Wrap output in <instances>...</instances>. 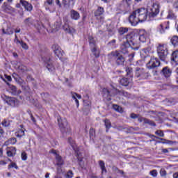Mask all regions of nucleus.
<instances>
[{
    "label": "nucleus",
    "mask_w": 178,
    "mask_h": 178,
    "mask_svg": "<svg viewBox=\"0 0 178 178\" xmlns=\"http://www.w3.org/2000/svg\"><path fill=\"white\" fill-rule=\"evenodd\" d=\"M6 79L7 80V81H12V76H9V75H5Z\"/></svg>",
    "instance_id": "obj_63"
},
{
    "label": "nucleus",
    "mask_w": 178,
    "mask_h": 178,
    "mask_svg": "<svg viewBox=\"0 0 178 178\" xmlns=\"http://www.w3.org/2000/svg\"><path fill=\"white\" fill-rule=\"evenodd\" d=\"M90 137H94L95 136V131L94 129L91 128L89 131Z\"/></svg>",
    "instance_id": "obj_51"
},
{
    "label": "nucleus",
    "mask_w": 178,
    "mask_h": 178,
    "mask_svg": "<svg viewBox=\"0 0 178 178\" xmlns=\"http://www.w3.org/2000/svg\"><path fill=\"white\" fill-rule=\"evenodd\" d=\"M99 165L102 169V173H106V168H105V163L103 161H99Z\"/></svg>",
    "instance_id": "obj_35"
},
{
    "label": "nucleus",
    "mask_w": 178,
    "mask_h": 178,
    "mask_svg": "<svg viewBox=\"0 0 178 178\" xmlns=\"http://www.w3.org/2000/svg\"><path fill=\"white\" fill-rule=\"evenodd\" d=\"M3 33V34H7L8 35H10L11 34H13V30L11 29L10 27H7L6 29H2Z\"/></svg>",
    "instance_id": "obj_29"
},
{
    "label": "nucleus",
    "mask_w": 178,
    "mask_h": 178,
    "mask_svg": "<svg viewBox=\"0 0 178 178\" xmlns=\"http://www.w3.org/2000/svg\"><path fill=\"white\" fill-rule=\"evenodd\" d=\"M138 116H139L138 115H137L134 113H131L130 118L131 119H138Z\"/></svg>",
    "instance_id": "obj_53"
},
{
    "label": "nucleus",
    "mask_w": 178,
    "mask_h": 178,
    "mask_svg": "<svg viewBox=\"0 0 178 178\" xmlns=\"http://www.w3.org/2000/svg\"><path fill=\"white\" fill-rule=\"evenodd\" d=\"M151 47H147L145 49H143V52H144V54H146V55H148V54H149L151 52Z\"/></svg>",
    "instance_id": "obj_47"
},
{
    "label": "nucleus",
    "mask_w": 178,
    "mask_h": 178,
    "mask_svg": "<svg viewBox=\"0 0 178 178\" xmlns=\"http://www.w3.org/2000/svg\"><path fill=\"white\" fill-rule=\"evenodd\" d=\"M160 72L162 76H164L166 79L170 76H172V70L169 67H164L162 70L159 71L158 70L153 72V75L156 76Z\"/></svg>",
    "instance_id": "obj_8"
},
{
    "label": "nucleus",
    "mask_w": 178,
    "mask_h": 178,
    "mask_svg": "<svg viewBox=\"0 0 178 178\" xmlns=\"http://www.w3.org/2000/svg\"><path fill=\"white\" fill-rule=\"evenodd\" d=\"M17 141V140L16 139V138H11L4 143V145L8 146V145H10V144L11 145L16 144Z\"/></svg>",
    "instance_id": "obj_22"
},
{
    "label": "nucleus",
    "mask_w": 178,
    "mask_h": 178,
    "mask_svg": "<svg viewBox=\"0 0 178 178\" xmlns=\"http://www.w3.org/2000/svg\"><path fill=\"white\" fill-rule=\"evenodd\" d=\"M19 3L24 6L26 10H28V12H31V10H33V6L31 3L26 1V0H20Z\"/></svg>",
    "instance_id": "obj_16"
},
{
    "label": "nucleus",
    "mask_w": 178,
    "mask_h": 178,
    "mask_svg": "<svg viewBox=\"0 0 178 178\" xmlns=\"http://www.w3.org/2000/svg\"><path fill=\"white\" fill-rule=\"evenodd\" d=\"M145 124H149V126H156V124H155V122H154V121L151 120H148L147 118H145Z\"/></svg>",
    "instance_id": "obj_40"
},
{
    "label": "nucleus",
    "mask_w": 178,
    "mask_h": 178,
    "mask_svg": "<svg viewBox=\"0 0 178 178\" xmlns=\"http://www.w3.org/2000/svg\"><path fill=\"white\" fill-rule=\"evenodd\" d=\"M127 31H129V29L127 28L121 27L118 29V33L119 34H120V35H123V34H126Z\"/></svg>",
    "instance_id": "obj_36"
},
{
    "label": "nucleus",
    "mask_w": 178,
    "mask_h": 178,
    "mask_svg": "<svg viewBox=\"0 0 178 178\" xmlns=\"http://www.w3.org/2000/svg\"><path fill=\"white\" fill-rule=\"evenodd\" d=\"M157 54L161 60H166V58H168V47L165 44H159L157 47Z\"/></svg>",
    "instance_id": "obj_5"
},
{
    "label": "nucleus",
    "mask_w": 178,
    "mask_h": 178,
    "mask_svg": "<svg viewBox=\"0 0 178 178\" xmlns=\"http://www.w3.org/2000/svg\"><path fill=\"white\" fill-rule=\"evenodd\" d=\"M173 8L175 9H177V10H178V0L174 2Z\"/></svg>",
    "instance_id": "obj_57"
},
{
    "label": "nucleus",
    "mask_w": 178,
    "mask_h": 178,
    "mask_svg": "<svg viewBox=\"0 0 178 178\" xmlns=\"http://www.w3.org/2000/svg\"><path fill=\"white\" fill-rule=\"evenodd\" d=\"M135 76L138 79H148L149 74L145 70H144V68L136 67L135 70Z\"/></svg>",
    "instance_id": "obj_7"
},
{
    "label": "nucleus",
    "mask_w": 178,
    "mask_h": 178,
    "mask_svg": "<svg viewBox=\"0 0 178 178\" xmlns=\"http://www.w3.org/2000/svg\"><path fill=\"white\" fill-rule=\"evenodd\" d=\"M19 44L24 49H29V46L27 45V44L26 42L21 41V42Z\"/></svg>",
    "instance_id": "obj_45"
},
{
    "label": "nucleus",
    "mask_w": 178,
    "mask_h": 178,
    "mask_svg": "<svg viewBox=\"0 0 178 178\" xmlns=\"http://www.w3.org/2000/svg\"><path fill=\"white\" fill-rule=\"evenodd\" d=\"M117 173H118V175H120L122 177H126V173H124V170H120Z\"/></svg>",
    "instance_id": "obj_52"
},
{
    "label": "nucleus",
    "mask_w": 178,
    "mask_h": 178,
    "mask_svg": "<svg viewBox=\"0 0 178 178\" xmlns=\"http://www.w3.org/2000/svg\"><path fill=\"white\" fill-rule=\"evenodd\" d=\"M57 120L61 133H63V134H70L71 129L70 126L67 124V120L59 116L57 118Z\"/></svg>",
    "instance_id": "obj_4"
},
{
    "label": "nucleus",
    "mask_w": 178,
    "mask_h": 178,
    "mask_svg": "<svg viewBox=\"0 0 178 178\" xmlns=\"http://www.w3.org/2000/svg\"><path fill=\"white\" fill-rule=\"evenodd\" d=\"M10 168H15V169H19V167L17 165H16V163L12 162L10 165H8V169H10Z\"/></svg>",
    "instance_id": "obj_46"
},
{
    "label": "nucleus",
    "mask_w": 178,
    "mask_h": 178,
    "mask_svg": "<svg viewBox=\"0 0 178 178\" xmlns=\"http://www.w3.org/2000/svg\"><path fill=\"white\" fill-rule=\"evenodd\" d=\"M8 156H14L16 155V147H11L10 150L7 151Z\"/></svg>",
    "instance_id": "obj_27"
},
{
    "label": "nucleus",
    "mask_w": 178,
    "mask_h": 178,
    "mask_svg": "<svg viewBox=\"0 0 178 178\" xmlns=\"http://www.w3.org/2000/svg\"><path fill=\"white\" fill-rule=\"evenodd\" d=\"M14 42L17 44H19L22 42V41L19 40V38H17V35H15V38L14 39Z\"/></svg>",
    "instance_id": "obj_55"
},
{
    "label": "nucleus",
    "mask_w": 178,
    "mask_h": 178,
    "mask_svg": "<svg viewBox=\"0 0 178 178\" xmlns=\"http://www.w3.org/2000/svg\"><path fill=\"white\" fill-rule=\"evenodd\" d=\"M33 23V21L31 19V17H28L25 19L24 21V24H25V26H31Z\"/></svg>",
    "instance_id": "obj_33"
},
{
    "label": "nucleus",
    "mask_w": 178,
    "mask_h": 178,
    "mask_svg": "<svg viewBox=\"0 0 178 178\" xmlns=\"http://www.w3.org/2000/svg\"><path fill=\"white\" fill-rule=\"evenodd\" d=\"M110 58L111 59H113L118 66H123L124 65V63L126 62V58L124 56H123L122 54H120V52L118 51H112L110 55Z\"/></svg>",
    "instance_id": "obj_3"
},
{
    "label": "nucleus",
    "mask_w": 178,
    "mask_h": 178,
    "mask_svg": "<svg viewBox=\"0 0 178 178\" xmlns=\"http://www.w3.org/2000/svg\"><path fill=\"white\" fill-rule=\"evenodd\" d=\"M104 8L102 7H98L97 10L95 12V16L97 17V19H103L102 17V15H104Z\"/></svg>",
    "instance_id": "obj_18"
},
{
    "label": "nucleus",
    "mask_w": 178,
    "mask_h": 178,
    "mask_svg": "<svg viewBox=\"0 0 178 178\" xmlns=\"http://www.w3.org/2000/svg\"><path fill=\"white\" fill-rule=\"evenodd\" d=\"M146 118H143V117H138V122H140V123H142V122H145V120Z\"/></svg>",
    "instance_id": "obj_59"
},
{
    "label": "nucleus",
    "mask_w": 178,
    "mask_h": 178,
    "mask_svg": "<svg viewBox=\"0 0 178 178\" xmlns=\"http://www.w3.org/2000/svg\"><path fill=\"white\" fill-rule=\"evenodd\" d=\"M120 84H121V86H124V87H127V86L130 84V81H129V79L123 77L120 80Z\"/></svg>",
    "instance_id": "obj_21"
},
{
    "label": "nucleus",
    "mask_w": 178,
    "mask_h": 178,
    "mask_svg": "<svg viewBox=\"0 0 178 178\" xmlns=\"http://www.w3.org/2000/svg\"><path fill=\"white\" fill-rule=\"evenodd\" d=\"M88 41H89V44L91 47V48H94L95 47V40L94 39V38L92 36H89L88 37Z\"/></svg>",
    "instance_id": "obj_30"
},
{
    "label": "nucleus",
    "mask_w": 178,
    "mask_h": 178,
    "mask_svg": "<svg viewBox=\"0 0 178 178\" xmlns=\"http://www.w3.org/2000/svg\"><path fill=\"white\" fill-rule=\"evenodd\" d=\"M64 22L65 24L63 26V30L65 31V32L68 34H74V33H76V29L67 24V18H64Z\"/></svg>",
    "instance_id": "obj_14"
},
{
    "label": "nucleus",
    "mask_w": 178,
    "mask_h": 178,
    "mask_svg": "<svg viewBox=\"0 0 178 178\" xmlns=\"http://www.w3.org/2000/svg\"><path fill=\"white\" fill-rule=\"evenodd\" d=\"M92 52L95 56V58H99V51L97 49V47H92Z\"/></svg>",
    "instance_id": "obj_37"
},
{
    "label": "nucleus",
    "mask_w": 178,
    "mask_h": 178,
    "mask_svg": "<svg viewBox=\"0 0 178 178\" xmlns=\"http://www.w3.org/2000/svg\"><path fill=\"white\" fill-rule=\"evenodd\" d=\"M160 173L161 176H166V170H161Z\"/></svg>",
    "instance_id": "obj_60"
},
{
    "label": "nucleus",
    "mask_w": 178,
    "mask_h": 178,
    "mask_svg": "<svg viewBox=\"0 0 178 178\" xmlns=\"http://www.w3.org/2000/svg\"><path fill=\"white\" fill-rule=\"evenodd\" d=\"M177 16L175 13H173V11L172 10H170L168 11V15L167 16V19H172L173 20H176Z\"/></svg>",
    "instance_id": "obj_28"
},
{
    "label": "nucleus",
    "mask_w": 178,
    "mask_h": 178,
    "mask_svg": "<svg viewBox=\"0 0 178 178\" xmlns=\"http://www.w3.org/2000/svg\"><path fill=\"white\" fill-rule=\"evenodd\" d=\"M62 26V20L58 19L54 24V29L58 31Z\"/></svg>",
    "instance_id": "obj_31"
},
{
    "label": "nucleus",
    "mask_w": 178,
    "mask_h": 178,
    "mask_svg": "<svg viewBox=\"0 0 178 178\" xmlns=\"http://www.w3.org/2000/svg\"><path fill=\"white\" fill-rule=\"evenodd\" d=\"M131 6V0H122L120 5V9L122 10V12H129Z\"/></svg>",
    "instance_id": "obj_11"
},
{
    "label": "nucleus",
    "mask_w": 178,
    "mask_h": 178,
    "mask_svg": "<svg viewBox=\"0 0 178 178\" xmlns=\"http://www.w3.org/2000/svg\"><path fill=\"white\" fill-rule=\"evenodd\" d=\"M126 72L127 76H129V77H133V68L127 67L126 68Z\"/></svg>",
    "instance_id": "obj_38"
},
{
    "label": "nucleus",
    "mask_w": 178,
    "mask_h": 178,
    "mask_svg": "<svg viewBox=\"0 0 178 178\" xmlns=\"http://www.w3.org/2000/svg\"><path fill=\"white\" fill-rule=\"evenodd\" d=\"M78 161H79V165L81 169H84L85 163L84 161H83V159L78 157Z\"/></svg>",
    "instance_id": "obj_41"
},
{
    "label": "nucleus",
    "mask_w": 178,
    "mask_h": 178,
    "mask_svg": "<svg viewBox=\"0 0 178 178\" xmlns=\"http://www.w3.org/2000/svg\"><path fill=\"white\" fill-rule=\"evenodd\" d=\"M56 161L57 162L56 163H57L58 166H62V165H63V163H64L63 159H62V156H60L59 154H56Z\"/></svg>",
    "instance_id": "obj_23"
},
{
    "label": "nucleus",
    "mask_w": 178,
    "mask_h": 178,
    "mask_svg": "<svg viewBox=\"0 0 178 178\" xmlns=\"http://www.w3.org/2000/svg\"><path fill=\"white\" fill-rule=\"evenodd\" d=\"M52 49L56 55V57L59 58V59H62V56L65 55V51L62 50V48H60V46L58 44H53L52 45Z\"/></svg>",
    "instance_id": "obj_10"
},
{
    "label": "nucleus",
    "mask_w": 178,
    "mask_h": 178,
    "mask_svg": "<svg viewBox=\"0 0 178 178\" xmlns=\"http://www.w3.org/2000/svg\"><path fill=\"white\" fill-rule=\"evenodd\" d=\"M161 64L159 59L156 57H151L150 60L146 64V67L147 69H158V67H161Z\"/></svg>",
    "instance_id": "obj_6"
},
{
    "label": "nucleus",
    "mask_w": 178,
    "mask_h": 178,
    "mask_svg": "<svg viewBox=\"0 0 178 178\" xmlns=\"http://www.w3.org/2000/svg\"><path fill=\"white\" fill-rule=\"evenodd\" d=\"M18 83L19 84V86H21L23 88V85L24 84V81H23L22 79H18Z\"/></svg>",
    "instance_id": "obj_58"
},
{
    "label": "nucleus",
    "mask_w": 178,
    "mask_h": 178,
    "mask_svg": "<svg viewBox=\"0 0 178 178\" xmlns=\"http://www.w3.org/2000/svg\"><path fill=\"white\" fill-rule=\"evenodd\" d=\"M169 29L168 25L166 24V22L161 24L158 28H157V31L160 34H165V30H168Z\"/></svg>",
    "instance_id": "obj_17"
},
{
    "label": "nucleus",
    "mask_w": 178,
    "mask_h": 178,
    "mask_svg": "<svg viewBox=\"0 0 178 178\" xmlns=\"http://www.w3.org/2000/svg\"><path fill=\"white\" fill-rule=\"evenodd\" d=\"M171 43L172 45H174V47H178V36H173L171 38Z\"/></svg>",
    "instance_id": "obj_32"
},
{
    "label": "nucleus",
    "mask_w": 178,
    "mask_h": 178,
    "mask_svg": "<svg viewBox=\"0 0 178 178\" xmlns=\"http://www.w3.org/2000/svg\"><path fill=\"white\" fill-rule=\"evenodd\" d=\"M5 102L11 106L12 108H16L19 106V101L16 97H12L9 96H6Z\"/></svg>",
    "instance_id": "obj_9"
},
{
    "label": "nucleus",
    "mask_w": 178,
    "mask_h": 178,
    "mask_svg": "<svg viewBox=\"0 0 178 178\" xmlns=\"http://www.w3.org/2000/svg\"><path fill=\"white\" fill-rule=\"evenodd\" d=\"M20 127L22 129L18 130L17 132H15V137H17L18 138H22L24 136V128H23V124L20 125Z\"/></svg>",
    "instance_id": "obj_20"
},
{
    "label": "nucleus",
    "mask_w": 178,
    "mask_h": 178,
    "mask_svg": "<svg viewBox=\"0 0 178 178\" xmlns=\"http://www.w3.org/2000/svg\"><path fill=\"white\" fill-rule=\"evenodd\" d=\"M72 98L74 99L75 103L76 104L77 108H79V100L77 99V98L79 99H81V95H79L77 93H74L72 95Z\"/></svg>",
    "instance_id": "obj_25"
},
{
    "label": "nucleus",
    "mask_w": 178,
    "mask_h": 178,
    "mask_svg": "<svg viewBox=\"0 0 178 178\" xmlns=\"http://www.w3.org/2000/svg\"><path fill=\"white\" fill-rule=\"evenodd\" d=\"M155 134L159 136V137H164L165 134H163V131L158 130L155 132Z\"/></svg>",
    "instance_id": "obj_44"
},
{
    "label": "nucleus",
    "mask_w": 178,
    "mask_h": 178,
    "mask_svg": "<svg viewBox=\"0 0 178 178\" xmlns=\"http://www.w3.org/2000/svg\"><path fill=\"white\" fill-rule=\"evenodd\" d=\"M112 169H113V172H115V173H118V172L120 170L119 168H118V167H116V166H113Z\"/></svg>",
    "instance_id": "obj_61"
},
{
    "label": "nucleus",
    "mask_w": 178,
    "mask_h": 178,
    "mask_svg": "<svg viewBox=\"0 0 178 178\" xmlns=\"http://www.w3.org/2000/svg\"><path fill=\"white\" fill-rule=\"evenodd\" d=\"M129 22L131 26H137L140 23V19L137 15L136 11H134L129 17Z\"/></svg>",
    "instance_id": "obj_12"
},
{
    "label": "nucleus",
    "mask_w": 178,
    "mask_h": 178,
    "mask_svg": "<svg viewBox=\"0 0 178 178\" xmlns=\"http://www.w3.org/2000/svg\"><path fill=\"white\" fill-rule=\"evenodd\" d=\"M2 8L4 10H6V9H8V3H3V4L2 5Z\"/></svg>",
    "instance_id": "obj_62"
},
{
    "label": "nucleus",
    "mask_w": 178,
    "mask_h": 178,
    "mask_svg": "<svg viewBox=\"0 0 178 178\" xmlns=\"http://www.w3.org/2000/svg\"><path fill=\"white\" fill-rule=\"evenodd\" d=\"M18 70L23 72L26 70V67H24V65H19L18 66Z\"/></svg>",
    "instance_id": "obj_54"
},
{
    "label": "nucleus",
    "mask_w": 178,
    "mask_h": 178,
    "mask_svg": "<svg viewBox=\"0 0 178 178\" xmlns=\"http://www.w3.org/2000/svg\"><path fill=\"white\" fill-rule=\"evenodd\" d=\"M22 161H27V154L25 152L22 153Z\"/></svg>",
    "instance_id": "obj_49"
},
{
    "label": "nucleus",
    "mask_w": 178,
    "mask_h": 178,
    "mask_svg": "<svg viewBox=\"0 0 178 178\" xmlns=\"http://www.w3.org/2000/svg\"><path fill=\"white\" fill-rule=\"evenodd\" d=\"M135 37L137 38L136 40V42L138 44V49L140 48V43H138V40L140 41V42H146L147 41V32L145 31H142V33H140L139 36L134 34Z\"/></svg>",
    "instance_id": "obj_13"
},
{
    "label": "nucleus",
    "mask_w": 178,
    "mask_h": 178,
    "mask_svg": "<svg viewBox=\"0 0 178 178\" xmlns=\"http://www.w3.org/2000/svg\"><path fill=\"white\" fill-rule=\"evenodd\" d=\"M105 126H106V131L108 133L109 131V129L112 127V124L111 123V121L108 119H106L104 120Z\"/></svg>",
    "instance_id": "obj_26"
},
{
    "label": "nucleus",
    "mask_w": 178,
    "mask_h": 178,
    "mask_svg": "<svg viewBox=\"0 0 178 178\" xmlns=\"http://www.w3.org/2000/svg\"><path fill=\"white\" fill-rule=\"evenodd\" d=\"M103 92H105V95L107 96V97H109V95H110V92L108 91V89H106V88H104V89H103Z\"/></svg>",
    "instance_id": "obj_56"
},
{
    "label": "nucleus",
    "mask_w": 178,
    "mask_h": 178,
    "mask_svg": "<svg viewBox=\"0 0 178 178\" xmlns=\"http://www.w3.org/2000/svg\"><path fill=\"white\" fill-rule=\"evenodd\" d=\"M44 3H47L48 5H52L54 3V0H46Z\"/></svg>",
    "instance_id": "obj_64"
},
{
    "label": "nucleus",
    "mask_w": 178,
    "mask_h": 178,
    "mask_svg": "<svg viewBox=\"0 0 178 178\" xmlns=\"http://www.w3.org/2000/svg\"><path fill=\"white\" fill-rule=\"evenodd\" d=\"M135 13L140 22H145L147 17H155L159 13V4L154 3L149 10L141 8L135 10Z\"/></svg>",
    "instance_id": "obj_1"
},
{
    "label": "nucleus",
    "mask_w": 178,
    "mask_h": 178,
    "mask_svg": "<svg viewBox=\"0 0 178 178\" xmlns=\"http://www.w3.org/2000/svg\"><path fill=\"white\" fill-rule=\"evenodd\" d=\"M137 38L134 33H129L126 35V42H123L120 47L121 52L124 55H126L129 52L128 48H132L134 51L138 49V44L136 42Z\"/></svg>",
    "instance_id": "obj_2"
},
{
    "label": "nucleus",
    "mask_w": 178,
    "mask_h": 178,
    "mask_svg": "<svg viewBox=\"0 0 178 178\" xmlns=\"http://www.w3.org/2000/svg\"><path fill=\"white\" fill-rule=\"evenodd\" d=\"M70 15H71V18L73 20H79L80 19V14L79 13V12L74 10H71Z\"/></svg>",
    "instance_id": "obj_19"
},
{
    "label": "nucleus",
    "mask_w": 178,
    "mask_h": 178,
    "mask_svg": "<svg viewBox=\"0 0 178 178\" xmlns=\"http://www.w3.org/2000/svg\"><path fill=\"white\" fill-rule=\"evenodd\" d=\"M117 94L124 95V97H129V92H124V90H117Z\"/></svg>",
    "instance_id": "obj_42"
},
{
    "label": "nucleus",
    "mask_w": 178,
    "mask_h": 178,
    "mask_svg": "<svg viewBox=\"0 0 178 178\" xmlns=\"http://www.w3.org/2000/svg\"><path fill=\"white\" fill-rule=\"evenodd\" d=\"M66 177H67V178H72V177H73V171L69 170V171L67 172Z\"/></svg>",
    "instance_id": "obj_48"
},
{
    "label": "nucleus",
    "mask_w": 178,
    "mask_h": 178,
    "mask_svg": "<svg viewBox=\"0 0 178 178\" xmlns=\"http://www.w3.org/2000/svg\"><path fill=\"white\" fill-rule=\"evenodd\" d=\"M172 60L178 65V51H175L172 54Z\"/></svg>",
    "instance_id": "obj_24"
},
{
    "label": "nucleus",
    "mask_w": 178,
    "mask_h": 178,
    "mask_svg": "<svg viewBox=\"0 0 178 178\" xmlns=\"http://www.w3.org/2000/svg\"><path fill=\"white\" fill-rule=\"evenodd\" d=\"M2 126H3L4 127H8V126H10V123L9 122V121L6 120H3L1 122Z\"/></svg>",
    "instance_id": "obj_43"
},
{
    "label": "nucleus",
    "mask_w": 178,
    "mask_h": 178,
    "mask_svg": "<svg viewBox=\"0 0 178 178\" xmlns=\"http://www.w3.org/2000/svg\"><path fill=\"white\" fill-rule=\"evenodd\" d=\"M10 88L11 90V94L13 95H16L17 94V88H16V86H11Z\"/></svg>",
    "instance_id": "obj_39"
},
{
    "label": "nucleus",
    "mask_w": 178,
    "mask_h": 178,
    "mask_svg": "<svg viewBox=\"0 0 178 178\" xmlns=\"http://www.w3.org/2000/svg\"><path fill=\"white\" fill-rule=\"evenodd\" d=\"M43 62H44V66L47 67V69L49 70V72H54L55 70V67L52 65V63L51 62V58L50 57H43Z\"/></svg>",
    "instance_id": "obj_15"
},
{
    "label": "nucleus",
    "mask_w": 178,
    "mask_h": 178,
    "mask_svg": "<svg viewBox=\"0 0 178 178\" xmlns=\"http://www.w3.org/2000/svg\"><path fill=\"white\" fill-rule=\"evenodd\" d=\"M150 175L153 176V177H156L158 172L156 171V170H152V171H150Z\"/></svg>",
    "instance_id": "obj_50"
},
{
    "label": "nucleus",
    "mask_w": 178,
    "mask_h": 178,
    "mask_svg": "<svg viewBox=\"0 0 178 178\" xmlns=\"http://www.w3.org/2000/svg\"><path fill=\"white\" fill-rule=\"evenodd\" d=\"M113 108L114 111H116V112H119L120 113H122L123 112V108L118 104H114L113 106Z\"/></svg>",
    "instance_id": "obj_34"
}]
</instances>
